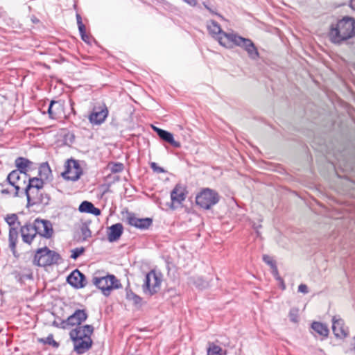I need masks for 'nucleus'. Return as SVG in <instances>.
I'll return each instance as SVG.
<instances>
[{
  "mask_svg": "<svg viewBox=\"0 0 355 355\" xmlns=\"http://www.w3.org/2000/svg\"><path fill=\"white\" fill-rule=\"evenodd\" d=\"M207 28L209 34L215 38L220 44V39L225 37V35H229L231 33H226L223 31L220 26L215 21L210 20L207 21Z\"/></svg>",
  "mask_w": 355,
  "mask_h": 355,
  "instance_id": "18",
  "label": "nucleus"
},
{
  "mask_svg": "<svg viewBox=\"0 0 355 355\" xmlns=\"http://www.w3.org/2000/svg\"><path fill=\"white\" fill-rule=\"evenodd\" d=\"M40 342L44 343V344H48V345H53V347H58V343L54 340L53 339V336L52 334H50L46 338H41L40 340Z\"/></svg>",
  "mask_w": 355,
  "mask_h": 355,
  "instance_id": "31",
  "label": "nucleus"
},
{
  "mask_svg": "<svg viewBox=\"0 0 355 355\" xmlns=\"http://www.w3.org/2000/svg\"><path fill=\"white\" fill-rule=\"evenodd\" d=\"M355 37V19L352 17H345L331 26L329 37L330 41L336 44Z\"/></svg>",
  "mask_w": 355,
  "mask_h": 355,
  "instance_id": "1",
  "label": "nucleus"
},
{
  "mask_svg": "<svg viewBox=\"0 0 355 355\" xmlns=\"http://www.w3.org/2000/svg\"><path fill=\"white\" fill-rule=\"evenodd\" d=\"M53 325L56 327H59V328H62V329H66L68 327L67 325H63L62 324V320L60 322H58L57 321H54L53 322Z\"/></svg>",
  "mask_w": 355,
  "mask_h": 355,
  "instance_id": "40",
  "label": "nucleus"
},
{
  "mask_svg": "<svg viewBox=\"0 0 355 355\" xmlns=\"http://www.w3.org/2000/svg\"><path fill=\"white\" fill-rule=\"evenodd\" d=\"M84 252H85V248L83 247L73 249L71 250V258L73 259H76L78 257H80L81 254H83Z\"/></svg>",
  "mask_w": 355,
  "mask_h": 355,
  "instance_id": "34",
  "label": "nucleus"
},
{
  "mask_svg": "<svg viewBox=\"0 0 355 355\" xmlns=\"http://www.w3.org/2000/svg\"><path fill=\"white\" fill-rule=\"evenodd\" d=\"M89 214H94L95 216H99L101 214V211H100L99 209L96 208L93 205V208L91 209V211H90Z\"/></svg>",
  "mask_w": 355,
  "mask_h": 355,
  "instance_id": "41",
  "label": "nucleus"
},
{
  "mask_svg": "<svg viewBox=\"0 0 355 355\" xmlns=\"http://www.w3.org/2000/svg\"><path fill=\"white\" fill-rule=\"evenodd\" d=\"M88 317L85 310L77 309L75 312L69 316L66 320H62V324L69 326H81L80 324L85 322Z\"/></svg>",
  "mask_w": 355,
  "mask_h": 355,
  "instance_id": "12",
  "label": "nucleus"
},
{
  "mask_svg": "<svg viewBox=\"0 0 355 355\" xmlns=\"http://www.w3.org/2000/svg\"><path fill=\"white\" fill-rule=\"evenodd\" d=\"M332 330L336 337L343 338L348 336V331L345 327L344 321L338 316L332 318Z\"/></svg>",
  "mask_w": 355,
  "mask_h": 355,
  "instance_id": "17",
  "label": "nucleus"
},
{
  "mask_svg": "<svg viewBox=\"0 0 355 355\" xmlns=\"http://www.w3.org/2000/svg\"><path fill=\"white\" fill-rule=\"evenodd\" d=\"M76 19H77L78 26L81 25V24H83V22H82L81 16L79 14H76Z\"/></svg>",
  "mask_w": 355,
  "mask_h": 355,
  "instance_id": "44",
  "label": "nucleus"
},
{
  "mask_svg": "<svg viewBox=\"0 0 355 355\" xmlns=\"http://www.w3.org/2000/svg\"><path fill=\"white\" fill-rule=\"evenodd\" d=\"M123 227L121 223L112 225L107 230V239L110 242H114L119 239L123 234Z\"/></svg>",
  "mask_w": 355,
  "mask_h": 355,
  "instance_id": "20",
  "label": "nucleus"
},
{
  "mask_svg": "<svg viewBox=\"0 0 355 355\" xmlns=\"http://www.w3.org/2000/svg\"><path fill=\"white\" fill-rule=\"evenodd\" d=\"M18 238L17 227H10L9 230V247L15 254L16 252V244Z\"/></svg>",
  "mask_w": 355,
  "mask_h": 355,
  "instance_id": "22",
  "label": "nucleus"
},
{
  "mask_svg": "<svg viewBox=\"0 0 355 355\" xmlns=\"http://www.w3.org/2000/svg\"><path fill=\"white\" fill-rule=\"evenodd\" d=\"M22 240L24 243L31 244L37 233L33 224H26L21 227Z\"/></svg>",
  "mask_w": 355,
  "mask_h": 355,
  "instance_id": "19",
  "label": "nucleus"
},
{
  "mask_svg": "<svg viewBox=\"0 0 355 355\" xmlns=\"http://www.w3.org/2000/svg\"><path fill=\"white\" fill-rule=\"evenodd\" d=\"M78 30L80 34L85 33V26L84 24L78 26Z\"/></svg>",
  "mask_w": 355,
  "mask_h": 355,
  "instance_id": "43",
  "label": "nucleus"
},
{
  "mask_svg": "<svg viewBox=\"0 0 355 355\" xmlns=\"http://www.w3.org/2000/svg\"><path fill=\"white\" fill-rule=\"evenodd\" d=\"M67 282L76 288H82L87 285L85 276L78 269L74 270L67 277Z\"/></svg>",
  "mask_w": 355,
  "mask_h": 355,
  "instance_id": "15",
  "label": "nucleus"
},
{
  "mask_svg": "<svg viewBox=\"0 0 355 355\" xmlns=\"http://www.w3.org/2000/svg\"><path fill=\"white\" fill-rule=\"evenodd\" d=\"M127 298L135 305H139L141 303V298L133 293H127Z\"/></svg>",
  "mask_w": 355,
  "mask_h": 355,
  "instance_id": "32",
  "label": "nucleus"
},
{
  "mask_svg": "<svg viewBox=\"0 0 355 355\" xmlns=\"http://www.w3.org/2000/svg\"><path fill=\"white\" fill-rule=\"evenodd\" d=\"M289 318L291 321L293 322H298V309H292L289 312Z\"/></svg>",
  "mask_w": 355,
  "mask_h": 355,
  "instance_id": "35",
  "label": "nucleus"
},
{
  "mask_svg": "<svg viewBox=\"0 0 355 355\" xmlns=\"http://www.w3.org/2000/svg\"><path fill=\"white\" fill-rule=\"evenodd\" d=\"M219 201V196L213 189H203L196 198V202L200 207L209 209Z\"/></svg>",
  "mask_w": 355,
  "mask_h": 355,
  "instance_id": "7",
  "label": "nucleus"
},
{
  "mask_svg": "<svg viewBox=\"0 0 355 355\" xmlns=\"http://www.w3.org/2000/svg\"><path fill=\"white\" fill-rule=\"evenodd\" d=\"M191 6H195L197 4L196 0H183Z\"/></svg>",
  "mask_w": 355,
  "mask_h": 355,
  "instance_id": "42",
  "label": "nucleus"
},
{
  "mask_svg": "<svg viewBox=\"0 0 355 355\" xmlns=\"http://www.w3.org/2000/svg\"><path fill=\"white\" fill-rule=\"evenodd\" d=\"M82 174L83 169L79 162L73 159H69L65 162L64 170L61 175L66 180L76 182L80 179Z\"/></svg>",
  "mask_w": 355,
  "mask_h": 355,
  "instance_id": "8",
  "label": "nucleus"
},
{
  "mask_svg": "<svg viewBox=\"0 0 355 355\" xmlns=\"http://www.w3.org/2000/svg\"><path fill=\"white\" fill-rule=\"evenodd\" d=\"M108 115L107 107L103 105L100 107H95L89 116V121L94 125L103 123Z\"/></svg>",
  "mask_w": 355,
  "mask_h": 355,
  "instance_id": "13",
  "label": "nucleus"
},
{
  "mask_svg": "<svg viewBox=\"0 0 355 355\" xmlns=\"http://www.w3.org/2000/svg\"><path fill=\"white\" fill-rule=\"evenodd\" d=\"M195 284L200 288H205L208 286V283L202 280L201 278H198L197 282H195Z\"/></svg>",
  "mask_w": 355,
  "mask_h": 355,
  "instance_id": "37",
  "label": "nucleus"
},
{
  "mask_svg": "<svg viewBox=\"0 0 355 355\" xmlns=\"http://www.w3.org/2000/svg\"><path fill=\"white\" fill-rule=\"evenodd\" d=\"M27 179V174L21 173L18 170H14L8 174L7 180L15 189V196H19L20 190L25 191Z\"/></svg>",
  "mask_w": 355,
  "mask_h": 355,
  "instance_id": "10",
  "label": "nucleus"
},
{
  "mask_svg": "<svg viewBox=\"0 0 355 355\" xmlns=\"http://www.w3.org/2000/svg\"><path fill=\"white\" fill-rule=\"evenodd\" d=\"M18 217L16 214H10L8 215L6 218V223L9 225L10 227H16L15 224L17 221Z\"/></svg>",
  "mask_w": 355,
  "mask_h": 355,
  "instance_id": "30",
  "label": "nucleus"
},
{
  "mask_svg": "<svg viewBox=\"0 0 355 355\" xmlns=\"http://www.w3.org/2000/svg\"><path fill=\"white\" fill-rule=\"evenodd\" d=\"M212 14H216L210 7L209 9H207Z\"/></svg>",
  "mask_w": 355,
  "mask_h": 355,
  "instance_id": "51",
  "label": "nucleus"
},
{
  "mask_svg": "<svg viewBox=\"0 0 355 355\" xmlns=\"http://www.w3.org/2000/svg\"><path fill=\"white\" fill-rule=\"evenodd\" d=\"M37 234L49 239L51 237L53 230L51 223L49 220L36 219L33 224Z\"/></svg>",
  "mask_w": 355,
  "mask_h": 355,
  "instance_id": "11",
  "label": "nucleus"
},
{
  "mask_svg": "<svg viewBox=\"0 0 355 355\" xmlns=\"http://www.w3.org/2000/svg\"><path fill=\"white\" fill-rule=\"evenodd\" d=\"M32 162L24 157H17L15 159V165L17 168V170L21 172V173H26V171L28 168H30Z\"/></svg>",
  "mask_w": 355,
  "mask_h": 355,
  "instance_id": "24",
  "label": "nucleus"
},
{
  "mask_svg": "<svg viewBox=\"0 0 355 355\" xmlns=\"http://www.w3.org/2000/svg\"><path fill=\"white\" fill-rule=\"evenodd\" d=\"M207 355H223L222 348L212 343H209Z\"/></svg>",
  "mask_w": 355,
  "mask_h": 355,
  "instance_id": "25",
  "label": "nucleus"
},
{
  "mask_svg": "<svg viewBox=\"0 0 355 355\" xmlns=\"http://www.w3.org/2000/svg\"><path fill=\"white\" fill-rule=\"evenodd\" d=\"M153 129L157 132V130H161L160 128H157V127H155V126H153Z\"/></svg>",
  "mask_w": 355,
  "mask_h": 355,
  "instance_id": "49",
  "label": "nucleus"
},
{
  "mask_svg": "<svg viewBox=\"0 0 355 355\" xmlns=\"http://www.w3.org/2000/svg\"><path fill=\"white\" fill-rule=\"evenodd\" d=\"M92 282L102 291L105 296H109L112 290L121 286L119 281L113 275L100 276L95 274L92 277Z\"/></svg>",
  "mask_w": 355,
  "mask_h": 355,
  "instance_id": "4",
  "label": "nucleus"
},
{
  "mask_svg": "<svg viewBox=\"0 0 355 355\" xmlns=\"http://www.w3.org/2000/svg\"><path fill=\"white\" fill-rule=\"evenodd\" d=\"M31 21L35 23V24H37L39 22V19L37 18H36L35 17H31Z\"/></svg>",
  "mask_w": 355,
  "mask_h": 355,
  "instance_id": "46",
  "label": "nucleus"
},
{
  "mask_svg": "<svg viewBox=\"0 0 355 355\" xmlns=\"http://www.w3.org/2000/svg\"><path fill=\"white\" fill-rule=\"evenodd\" d=\"M110 171L112 173H119L123 170V164L121 163H112L109 164Z\"/></svg>",
  "mask_w": 355,
  "mask_h": 355,
  "instance_id": "29",
  "label": "nucleus"
},
{
  "mask_svg": "<svg viewBox=\"0 0 355 355\" xmlns=\"http://www.w3.org/2000/svg\"><path fill=\"white\" fill-rule=\"evenodd\" d=\"M150 166H151V168L155 171V172H157V173H164V170L162 168V167H159L157 165L156 163L155 162H152L150 164Z\"/></svg>",
  "mask_w": 355,
  "mask_h": 355,
  "instance_id": "38",
  "label": "nucleus"
},
{
  "mask_svg": "<svg viewBox=\"0 0 355 355\" xmlns=\"http://www.w3.org/2000/svg\"><path fill=\"white\" fill-rule=\"evenodd\" d=\"M56 105H58V102L52 101L49 106L48 113L51 119H55L57 117V113L54 110V107Z\"/></svg>",
  "mask_w": 355,
  "mask_h": 355,
  "instance_id": "33",
  "label": "nucleus"
},
{
  "mask_svg": "<svg viewBox=\"0 0 355 355\" xmlns=\"http://www.w3.org/2000/svg\"><path fill=\"white\" fill-rule=\"evenodd\" d=\"M93 332L94 327L89 324L76 327L69 332L74 350L78 354H83L91 348L92 345L91 336Z\"/></svg>",
  "mask_w": 355,
  "mask_h": 355,
  "instance_id": "2",
  "label": "nucleus"
},
{
  "mask_svg": "<svg viewBox=\"0 0 355 355\" xmlns=\"http://www.w3.org/2000/svg\"><path fill=\"white\" fill-rule=\"evenodd\" d=\"M81 233L85 239L90 237L92 235V232L87 225H83L81 227Z\"/></svg>",
  "mask_w": 355,
  "mask_h": 355,
  "instance_id": "36",
  "label": "nucleus"
},
{
  "mask_svg": "<svg viewBox=\"0 0 355 355\" xmlns=\"http://www.w3.org/2000/svg\"><path fill=\"white\" fill-rule=\"evenodd\" d=\"M263 260L266 263H267L268 265H269L271 267V268L272 269V273L274 275H277V268L275 265V262L272 260V259L270 256L264 254L263 256Z\"/></svg>",
  "mask_w": 355,
  "mask_h": 355,
  "instance_id": "27",
  "label": "nucleus"
},
{
  "mask_svg": "<svg viewBox=\"0 0 355 355\" xmlns=\"http://www.w3.org/2000/svg\"><path fill=\"white\" fill-rule=\"evenodd\" d=\"M298 291L300 292V293H302L304 294H306L309 293V289H308V287L306 284H301L299 286H298Z\"/></svg>",
  "mask_w": 355,
  "mask_h": 355,
  "instance_id": "39",
  "label": "nucleus"
},
{
  "mask_svg": "<svg viewBox=\"0 0 355 355\" xmlns=\"http://www.w3.org/2000/svg\"><path fill=\"white\" fill-rule=\"evenodd\" d=\"M225 36L220 39L221 46L227 49H232L234 46H239L247 52L250 59L255 60L259 58V51L251 40L243 37L233 32Z\"/></svg>",
  "mask_w": 355,
  "mask_h": 355,
  "instance_id": "3",
  "label": "nucleus"
},
{
  "mask_svg": "<svg viewBox=\"0 0 355 355\" xmlns=\"http://www.w3.org/2000/svg\"><path fill=\"white\" fill-rule=\"evenodd\" d=\"M352 350H353L355 353V336L354 337V344Z\"/></svg>",
  "mask_w": 355,
  "mask_h": 355,
  "instance_id": "47",
  "label": "nucleus"
},
{
  "mask_svg": "<svg viewBox=\"0 0 355 355\" xmlns=\"http://www.w3.org/2000/svg\"><path fill=\"white\" fill-rule=\"evenodd\" d=\"M157 135L164 141L168 142L171 146H173L175 148H179L180 147V143L178 141H176L174 138L173 135L164 130H157Z\"/></svg>",
  "mask_w": 355,
  "mask_h": 355,
  "instance_id": "21",
  "label": "nucleus"
},
{
  "mask_svg": "<svg viewBox=\"0 0 355 355\" xmlns=\"http://www.w3.org/2000/svg\"><path fill=\"white\" fill-rule=\"evenodd\" d=\"M311 328L318 334L320 336L327 338L329 335V329L327 326L320 322H313L311 324Z\"/></svg>",
  "mask_w": 355,
  "mask_h": 355,
  "instance_id": "23",
  "label": "nucleus"
},
{
  "mask_svg": "<svg viewBox=\"0 0 355 355\" xmlns=\"http://www.w3.org/2000/svg\"><path fill=\"white\" fill-rule=\"evenodd\" d=\"M128 223L133 227L141 230H146L153 223V220L150 218H139L132 213H128L126 218Z\"/></svg>",
  "mask_w": 355,
  "mask_h": 355,
  "instance_id": "14",
  "label": "nucleus"
},
{
  "mask_svg": "<svg viewBox=\"0 0 355 355\" xmlns=\"http://www.w3.org/2000/svg\"><path fill=\"white\" fill-rule=\"evenodd\" d=\"M187 191L184 185L177 184L171 192L172 204L180 205L187 197Z\"/></svg>",
  "mask_w": 355,
  "mask_h": 355,
  "instance_id": "16",
  "label": "nucleus"
},
{
  "mask_svg": "<svg viewBox=\"0 0 355 355\" xmlns=\"http://www.w3.org/2000/svg\"><path fill=\"white\" fill-rule=\"evenodd\" d=\"M161 282V275L151 270L146 274L144 279L143 284L144 293L149 295H153L159 290Z\"/></svg>",
  "mask_w": 355,
  "mask_h": 355,
  "instance_id": "9",
  "label": "nucleus"
},
{
  "mask_svg": "<svg viewBox=\"0 0 355 355\" xmlns=\"http://www.w3.org/2000/svg\"><path fill=\"white\" fill-rule=\"evenodd\" d=\"M80 35H81V37L83 41H85L86 42H89V37H88V35H86V33L80 34Z\"/></svg>",
  "mask_w": 355,
  "mask_h": 355,
  "instance_id": "45",
  "label": "nucleus"
},
{
  "mask_svg": "<svg viewBox=\"0 0 355 355\" xmlns=\"http://www.w3.org/2000/svg\"><path fill=\"white\" fill-rule=\"evenodd\" d=\"M51 169L49 166L46 164H43L40 168V175L41 176V178H28L27 179V183L25 189V194L26 196L27 199L30 201L31 199L32 200L35 202V198H31L30 196L33 194L34 190H35L36 192H40V190L44 187V181L42 180V178L45 177L46 178H48V175L51 173Z\"/></svg>",
  "mask_w": 355,
  "mask_h": 355,
  "instance_id": "5",
  "label": "nucleus"
},
{
  "mask_svg": "<svg viewBox=\"0 0 355 355\" xmlns=\"http://www.w3.org/2000/svg\"><path fill=\"white\" fill-rule=\"evenodd\" d=\"M93 208V204L88 201H83L79 206L78 210L80 212L89 213Z\"/></svg>",
  "mask_w": 355,
  "mask_h": 355,
  "instance_id": "28",
  "label": "nucleus"
},
{
  "mask_svg": "<svg viewBox=\"0 0 355 355\" xmlns=\"http://www.w3.org/2000/svg\"><path fill=\"white\" fill-rule=\"evenodd\" d=\"M30 197L31 198H35V202L33 201V200H32L31 199L30 201H29L27 199L28 204L30 205H33L44 202L43 194L41 193V191L40 192H36L35 190H34L33 194L31 193Z\"/></svg>",
  "mask_w": 355,
  "mask_h": 355,
  "instance_id": "26",
  "label": "nucleus"
},
{
  "mask_svg": "<svg viewBox=\"0 0 355 355\" xmlns=\"http://www.w3.org/2000/svg\"><path fill=\"white\" fill-rule=\"evenodd\" d=\"M60 259V255L46 247L37 250L33 262L39 266H50L56 263Z\"/></svg>",
  "mask_w": 355,
  "mask_h": 355,
  "instance_id": "6",
  "label": "nucleus"
},
{
  "mask_svg": "<svg viewBox=\"0 0 355 355\" xmlns=\"http://www.w3.org/2000/svg\"><path fill=\"white\" fill-rule=\"evenodd\" d=\"M1 192H2V193H9L8 189H3Z\"/></svg>",
  "mask_w": 355,
  "mask_h": 355,
  "instance_id": "50",
  "label": "nucleus"
},
{
  "mask_svg": "<svg viewBox=\"0 0 355 355\" xmlns=\"http://www.w3.org/2000/svg\"><path fill=\"white\" fill-rule=\"evenodd\" d=\"M203 5L207 10L209 9V6L205 2L203 3Z\"/></svg>",
  "mask_w": 355,
  "mask_h": 355,
  "instance_id": "48",
  "label": "nucleus"
}]
</instances>
